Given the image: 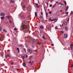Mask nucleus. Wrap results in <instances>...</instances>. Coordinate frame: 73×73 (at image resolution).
Instances as JSON below:
<instances>
[{
  "label": "nucleus",
  "mask_w": 73,
  "mask_h": 73,
  "mask_svg": "<svg viewBox=\"0 0 73 73\" xmlns=\"http://www.w3.org/2000/svg\"><path fill=\"white\" fill-rule=\"evenodd\" d=\"M27 27V25H24V23H22V25L21 26V28L22 29L25 30V31L26 33H28V31H29V29H28Z\"/></svg>",
  "instance_id": "1"
},
{
  "label": "nucleus",
  "mask_w": 73,
  "mask_h": 73,
  "mask_svg": "<svg viewBox=\"0 0 73 73\" xmlns=\"http://www.w3.org/2000/svg\"><path fill=\"white\" fill-rule=\"evenodd\" d=\"M30 38H29V37H28L27 40H26V41H27L29 43H30Z\"/></svg>",
  "instance_id": "2"
},
{
  "label": "nucleus",
  "mask_w": 73,
  "mask_h": 73,
  "mask_svg": "<svg viewBox=\"0 0 73 73\" xmlns=\"http://www.w3.org/2000/svg\"><path fill=\"white\" fill-rule=\"evenodd\" d=\"M73 45L72 44L70 45V48L71 49V50L72 51L73 50Z\"/></svg>",
  "instance_id": "3"
},
{
  "label": "nucleus",
  "mask_w": 73,
  "mask_h": 73,
  "mask_svg": "<svg viewBox=\"0 0 73 73\" xmlns=\"http://www.w3.org/2000/svg\"><path fill=\"white\" fill-rule=\"evenodd\" d=\"M49 25H48L46 26V28L47 29L49 30Z\"/></svg>",
  "instance_id": "4"
},
{
  "label": "nucleus",
  "mask_w": 73,
  "mask_h": 73,
  "mask_svg": "<svg viewBox=\"0 0 73 73\" xmlns=\"http://www.w3.org/2000/svg\"><path fill=\"white\" fill-rule=\"evenodd\" d=\"M1 16H4L5 15V14L4 13H2L1 14Z\"/></svg>",
  "instance_id": "5"
},
{
  "label": "nucleus",
  "mask_w": 73,
  "mask_h": 73,
  "mask_svg": "<svg viewBox=\"0 0 73 73\" xmlns=\"http://www.w3.org/2000/svg\"><path fill=\"white\" fill-rule=\"evenodd\" d=\"M35 5H36V7H37V8H39V7H39V6H38V4L37 3H35Z\"/></svg>",
  "instance_id": "6"
},
{
  "label": "nucleus",
  "mask_w": 73,
  "mask_h": 73,
  "mask_svg": "<svg viewBox=\"0 0 73 73\" xmlns=\"http://www.w3.org/2000/svg\"><path fill=\"white\" fill-rule=\"evenodd\" d=\"M40 29H43V28H44V27L42 26H40Z\"/></svg>",
  "instance_id": "7"
},
{
  "label": "nucleus",
  "mask_w": 73,
  "mask_h": 73,
  "mask_svg": "<svg viewBox=\"0 0 73 73\" xmlns=\"http://www.w3.org/2000/svg\"><path fill=\"white\" fill-rule=\"evenodd\" d=\"M63 24H64V25H67V23L65 22H64Z\"/></svg>",
  "instance_id": "8"
},
{
  "label": "nucleus",
  "mask_w": 73,
  "mask_h": 73,
  "mask_svg": "<svg viewBox=\"0 0 73 73\" xmlns=\"http://www.w3.org/2000/svg\"><path fill=\"white\" fill-rule=\"evenodd\" d=\"M35 40L34 39L33 40H32V43L33 44H35Z\"/></svg>",
  "instance_id": "9"
},
{
  "label": "nucleus",
  "mask_w": 73,
  "mask_h": 73,
  "mask_svg": "<svg viewBox=\"0 0 73 73\" xmlns=\"http://www.w3.org/2000/svg\"><path fill=\"white\" fill-rule=\"evenodd\" d=\"M23 65L24 66V67H25L26 65H25V62H24L23 64Z\"/></svg>",
  "instance_id": "10"
},
{
  "label": "nucleus",
  "mask_w": 73,
  "mask_h": 73,
  "mask_svg": "<svg viewBox=\"0 0 73 73\" xmlns=\"http://www.w3.org/2000/svg\"><path fill=\"white\" fill-rule=\"evenodd\" d=\"M64 36L65 38H67V37H68V36L66 34L64 35Z\"/></svg>",
  "instance_id": "11"
},
{
  "label": "nucleus",
  "mask_w": 73,
  "mask_h": 73,
  "mask_svg": "<svg viewBox=\"0 0 73 73\" xmlns=\"http://www.w3.org/2000/svg\"><path fill=\"white\" fill-rule=\"evenodd\" d=\"M1 20H4V17H1Z\"/></svg>",
  "instance_id": "12"
},
{
  "label": "nucleus",
  "mask_w": 73,
  "mask_h": 73,
  "mask_svg": "<svg viewBox=\"0 0 73 73\" xmlns=\"http://www.w3.org/2000/svg\"><path fill=\"white\" fill-rule=\"evenodd\" d=\"M68 8H69L68 7H66V11H68Z\"/></svg>",
  "instance_id": "13"
},
{
  "label": "nucleus",
  "mask_w": 73,
  "mask_h": 73,
  "mask_svg": "<svg viewBox=\"0 0 73 73\" xmlns=\"http://www.w3.org/2000/svg\"><path fill=\"white\" fill-rule=\"evenodd\" d=\"M35 16H36V17L37 16V12H35Z\"/></svg>",
  "instance_id": "14"
},
{
  "label": "nucleus",
  "mask_w": 73,
  "mask_h": 73,
  "mask_svg": "<svg viewBox=\"0 0 73 73\" xmlns=\"http://www.w3.org/2000/svg\"><path fill=\"white\" fill-rule=\"evenodd\" d=\"M42 38L43 39H44L45 40H46V38H45V36H42Z\"/></svg>",
  "instance_id": "15"
},
{
  "label": "nucleus",
  "mask_w": 73,
  "mask_h": 73,
  "mask_svg": "<svg viewBox=\"0 0 73 73\" xmlns=\"http://www.w3.org/2000/svg\"><path fill=\"white\" fill-rule=\"evenodd\" d=\"M3 31L4 32H5V33H7V31L5 29H3Z\"/></svg>",
  "instance_id": "16"
},
{
  "label": "nucleus",
  "mask_w": 73,
  "mask_h": 73,
  "mask_svg": "<svg viewBox=\"0 0 73 73\" xmlns=\"http://www.w3.org/2000/svg\"><path fill=\"white\" fill-rule=\"evenodd\" d=\"M25 7H26V6L25 5H23V9H24V8H25Z\"/></svg>",
  "instance_id": "17"
},
{
  "label": "nucleus",
  "mask_w": 73,
  "mask_h": 73,
  "mask_svg": "<svg viewBox=\"0 0 73 73\" xmlns=\"http://www.w3.org/2000/svg\"><path fill=\"white\" fill-rule=\"evenodd\" d=\"M22 58L23 59V60H24V58H25V56H22Z\"/></svg>",
  "instance_id": "18"
},
{
  "label": "nucleus",
  "mask_w": 73,
  "mask_h": 73,
  "mask_svg": "<svg viewBox=\"0 0 73 73\" xmlns=\"http://www.w3.org/2000/svg\"><path fill=\"white\" fill-rule=\"evenodd\" d=\"M65 28L66 31H68V29L66 27H65Z\"/></svg>",
  "instance_id": "19"
},
{
  "label": "nucleus",
  "mask_w": 73,
  "mask_h": 73,
  "mask_svg": "<svg viewBox=\"0 0 73 73\" xmlns=\"http://www.w3.org/2000/svg\"><path fill=\"white\" fill-rule=\"evenodd\" d=\"M21 18H22V19H24V16L22 15L21 17Z\"/></svg>",
  "instance_id": "20"
},
{
  "label": "nucleus",
  "mask_w": 73,
  "mask_h": 73,
  "mask_svg": "<svg viewBox=\"0 0 73 73\" xmlns=\"http://www.w3.org/2000/svg\"><path fill=\"white\" fill-rule=\"evenodd\" d=\"M2 31V28L0 26V31Z\"/></svg>",
  "instance_id": "21"
},
{
  "label": "nucleus",
  "mask_w": 73,
  "mask_h": 73,
  "mask_svg": "<svg viewBox=\"0 0 73 73\" xmlns=\"http://www.w3.org/2000/svg\"><path fill=\"white\" fill-rule=\"evenodd\" d=\"M6 18H8V19H9H9H10V18H9V17H8V16H7L6 17Z\"/></svg>",
  "instance_id": "22"
},
{
  "label": "nucleus",
  "mask_w": 73,
  "mask_h": 73,
  "mask_svg": "<svg viewBox=\"0 0 73 73\" xmlns=\"http://www.w3.org/2000/svg\"><path fill=\"white\" fill-rule=\"evenodd\" d=\"M1 54H2V55H3L4 54V53H3V52H1Z\"/></svg>",
  "instance_id": "23"
},
{
  "label": "nucleus",
  "mask_w": 73,
  "mask_h": 73,
  "mask_svg": "<svg viewBox=\"0 0 73 73\" xmlns=\"http://www.w3.org/2000/svg\"><path fill=\"white\" fill-rule=\"evenodd\" d=\"M39 18L40 19H42V18H43V17H42V16H40V17H39Z\"/></svg>",
  "instance_id": "24"
},
{
  "label": "nucleus",
  "mask_w": 73,
  "mask_h": 73,
  "mask_svg": "<svg viewBox=\"0 0 73 73\" xmlns=\"http://www.w3.org/2000/svg\"><path fill=\"white\" fill-rule=\"evenodd\" d=\"M29 53H31V52H32V50H30L29 51Z\"/></svg>",
  "instance_id": "25"
},
{
  "label": "nucleus",
  "mask_w": 73,
  "mask_h": 73,
  "mask_svg": "<svg viewBox=\"0 0 73 73\" xmlns=\"http://www.w3.org/2000/svg\"><path fill=\"white\" fill-rule=\"evenodd\" d=\"M25 57H28V56L27 55H24Z\"/></svg>",
  "instance_id": "26"
},
{
  "label": "nucleus",
  "mask_w": 73,
  "mask_h": 73,
  "mask_svg": "<svg viewBox=\"0 0 73 73\" xmlns=\"http://www.w3.org/2000/svg\"><path fill=\"white\" fill-rule=\"evenodd\" d=\"M60 33H64V32H63V31H60Z\"/></svg>",
  "instance_id": "27"
},
{
  "label": "nucleus",
  "mask_w": 73,
  "mask_h": 73,
  "mask_svg": "<svg viewBox=\"0 0 73 73\" xmlns=\"http://www.w3.org/2000/svg\"><path fill=\"white\" fill-rule=\"evenodd\" d=\"M10 2L11 3H13L14 2V1H12V0H11L10 1Z\"/></svg>",
  "instance_id": "28"
},
{
  "label": "nucleus",
  "mask_w": 73,
  "mask_h": 73,
  "mask_svg": "<svg viewBox=\"0 0 73 73\" xmlns=\"http://www.w3.org/2000/svg\"><path fill=\"white\" fill-rule=\"evenodd\" d=\"M49 14H51V13H52V11H49Z\"/></svg>",
  "instance_id": "29"
},
{
  "label": "nucleus",
  "mask_w": 73,
  "mask_h": 73,
  "mask_svg": "<svg viewBox=\"0 0 73 73\" xmlns=\"http://www.w3.org/2000/svg\"><path fill=\"white\" fill-rule=\"evenodd\" d=\"M55 28L56 29H58V27H55Z\"/></svg>",
  "instance_id": "30"
},
{
  "label": "nucleus",
  "mask_w": 73,
  "mask_h": 73,
  "mask_svg": "<svg viewBox=\"0 0 73 73\" xmlns=\"http://www.w3.org/2000/svg\"><path fill=\"white\" fill-rule=\"evenodd\" d=\"M66 14L67 15H68V13H69V12H66Z\"/></svg>",
  "instance_id": "31"
},
{
  "label": "nucleus",
  "mask_w": 73,
  "mask_h": 73,
  "mask_svg": "<svg viewBox=\"0 0 73 73\" xmlns=\"http://www.w3.org/2000/svg\"><path fill=\"white\" fill-rule=\"evenodd\" d=\"M73 14V11H71L70 13V15H72Z\"/></svg>",
  "instance_id": "32"
},
{
  "label": "nucleus",
  "mask_w": 73,
  "mask_h": 73,
  "mask_svg": "<svg viewBox=\"0 0 73 73\" xmlns=\"http://www.w3.org/2000/svg\"><path fill=\"white\" fill-rule=\"evenodd\" d=\"M52 6V5H49L50 7H51Z\"/></svg>",
  "instance_id": "33"
},
{
  "label": "nucleus",
  "mask_w": 73,
  "mask_h": 73,
  "mask_svg": "<svg viewBox=\"0 0 73 73\" xmlns=\"http://www.w3.org/2000/svg\"><path fill=\"white\" fill-rule=\"evenodd\" d=\"M23 46V45H22V44H20L19 45L21 47V46Z\"/></svg>",
  "instance_id": "34"
},
{
  "label": "nucleus",
  "mask_w": 73,
  "mask_h": 73,
  "mask_svg": "<svg viewBox=\"0 0 73 73\" xmlns=\"http://www.w3.org/2000/svg\"><path fill=\"white\" fill-rule=\"evenodd\" d=\"M14 30H15V31H17V29H16V28H15L14 29Z\"/></svg>",
  "instance_id": "35"
},
{
  "label": "nucleus",
  "mask_w": 73,
  "mask_h": 73,
  "mask_svg": "<svg viewBox=\"0 0 73 73\" xmlns=\"http://www.w3.org/2000/svg\"><path fill=\"white\" fill-rule=\"evenodd\" d=\"M17 50H19V48H17Z\"/></svg>",
  "instance_id": "36"
},
{
  "label": "nucleus",
  "mask_w": 73,
  "mask_h": 73,
  "mask_svg": "<svg viewBox=\"0 0 73 73\" xmlns=\"http://www.w3.org/2000/svg\"><path fill=\"white\" fill-rule=\"evenodd\" d=\"M51 46H54V44H51Z\"/></svg>",
  "instance_id": "37"
},
{
  "label": "nucleus",
  "mask_w": 73,
  "mask_h": 73,
  "mask_svg": "<svg viewBox=\"0 0 73 73\" xmlns=\"http://www.w3.org/2000/svg\"><path fill=\"white\" fill-rule=\"evenodd\" d=\"M60 5H63V4H62V3H60Z\"/></svg>",
  "instance_id": "38"
},
{
  "label": "nucleus",
  "mask_w": 73,
  "mask_h": 73,
  "mask_svg": "<svg viewBox=\"0 0 73 73\" xmlns=\"http://www.w3.org/2000/svg\"><path fill=\"white\" fill-rule=\"evenodd\" d=\"M46 15H48V13H46Z\"/></svg>",
  "instance_id": "39"
},
{
  "label": "nucleus",
  "mask_w": 73,
  "mask_h": 73,
  "mask_svg": "<svg viewBox=\"0 0 73 73\" xmlns=\"http://www.w3.org/2000/svg\"><path fill=\"white\" fill-rule=\"evenodd\" d=\"M23 50L25 51V52H26V51L25 50V49L24 48L23 49Z\"/></svg>",
  "instance_id": "40"
},
{
  "label": "nucleus",
  "mask_w": 73,
  "mask_h": 73,
  "mask_svg": "<svg viewBox=\"0 0 73 73\" xmlns=\"http://www.w3.org/2000/svg\"><path fill=\"white\" fill-rule=\"evenodd\" d=\"M37 44H40V43L39 42H37Z\"/></svg>",
  "instance_id": "41"
},
{
  "label": "nucleus",
  "mask_w": 73,
  "mask_h": 73,
  "mask_svg": "<svg viewBox=\"0 0 73 73\" xmlns=\"http://www.w3.org/2000/svg\"><path fill=\"white\" fill-rule=\"evenodd\" d=\"M9 22L10 23H12V22H11V20L9 21Z\"/></svg>",
  "instance_id": "42"
},
{
  "label": "nucleus",
  "mask_w": 73,
  "mask_h": 73,
  "mask_svg": "<svg viewBox=\"0 0 73 73\" xmlns=\"http://www.w3.org/2000/svg\"><path fill=\"white\" fill-rule=\"evenodd\" d=\"M25 45L26 46L27 45V43H25Z\"/></svg>",
  "instance_id": "43"
},
{
  "label": "nucleus",
  "mask_w": 73,
  "mask_h": 73,
  "mask_svg": "<svg viewBox=\"0 0 73 73\" xmlns=\"http://www.w3.org/2000/svg\"><path fill=\"white\" fill-rule=\"evenodd\" d=\"M44 9L45 12H46V10L45 9V7H44Z\"/></svg>",
  "instance_id": "44"
},
{
  "label": "nucleus",
  "mask_w": 73,
  "mask_h": 73,
  "mask_svg": "<svg viewBox=\"0 0 73 73\" xmlns=\"http://www.w3.org/2000/svg\"><path fill=\"white\" fill-rule=\"evenodd\" d=\"M27 18L29 19V16H27Z\"/></svg>",
  "instance_id": "45"
},
{
  "label": "nucleus",
  "mask_w": 73,
  "mask_h": 73,
  "mask_svg": "<svg viewBox=\"0 0 73 73\" xmlns=\"http://www.w3.org/2000/svg\"><path fill=\"white\" fill-rule=\"evenodd\" d=\"M60 3V2H59V3H58V5H59V4H60V3Z\"/></svg>",
  "instance_id": "46"
},
{
  "label": "nucleus",
  "mask_w": 73,
  "mask_h": 73,
  "mask_svg": "<svg viewBox=\"0 0 73 73\" xmlns=\"http://www.w3.org/2000/svg\"><path fill=\"white\" fill-rule=\"evenodd\" d=\"M29 64H31V61H30L29 62Z\"/></svg>",
  "instance_id": "47"
},
{
  "label": "nucleus",
  "mask_w": 73,
  "mask_h": 73,
  "mask_svg": "<svg viewBox=\"0 0 73 73\" xmlns=\"http://www.w3.org/2000/svg\"><path fill=\"white\" fill-rule=\"evenodd\" d=\"M56 19L54 20V21H55V22H56V21H56Z\"/></svg>",
  "instance_id": "48"
},
{
  "label": "nucleus",
  "mask_w": 73,
  "mask_h": 73,
  "mask_svg": "<svg viewBox=\"0 0 73 73\" xmlns=\"http://www.w3.org/2000/svg\"><path fill=\"white\" fill-rule=\"evenodd\" d=\"M54 21V20H51V21Z\"/></svg>",
  "instance_id": "49"
},
{
  "label": "nucleus",
  "mask_w": 73,
  "mask_h": 73,
  "mask_svg": "<svg viewBox=\"0 0 73 73\" xmlns=\"http://www.w3.org/2000/svg\"><path fill=\"white\" fill-rule=\"evenodd\" d=\"M65 5H66V2H65Z\"/></svg>",
  "instance_id": "50"
},
{
  "label": "nucleus",
  "mask_w": 73,
  "mask_h": 73,
  "mask_svg": "<svg viewBox=\"0 0 73 73\" xmlns=\"http://www.w3.org/2000/svg\"><path fill=\"white\" fill-rule=\"evenodd\" d=\"M42 14H43V13L42 12L41 13V14L42 15Z\"/></svg>",
  "instance_id": "51"
},
{
  "label": "nucleus",
  "mask_w": 73,
  "mask_h": 73,
  "mask_svg": "<svg viewBox=\"0 0 73 73\" xmlns=\"http://www.w3.org/2000/svg\"><path fill=\"white\" fill-rule=\"evenodd\" d=\"M56 4H57V3H58V2L57 1H56Z\"/></svg>",
  "instance_id": "52"
},
{
  "label": "nucleus",
  "mask_w": 73,
  "mask_h": 73,
  "mask_svg": "<svg viewBox=\"0 0 73 73\" xmlns=\"http://www.w3.org/2000/svg\"><path fill=\"white\" fill-rule=\"evenodd\" d=\"M32 47L33 48V47H34V46H32Z\"/></svg>",
  "instance_id": "53"
},
{
  "label": "nucleus",
  "mask_w": 73,
  "mask_h": 73,
  "mask_svg": "<svg viewBox=\"0 0 73 73\" xmlns=\"http://www.w3.org/2000/svg\"><path fill=\"white\" fill-rule=\"evenodd\" d=\"M42 22H43L44 23V20H43L42 21Z\"/></svg>",
  "instance_id": "54"
},
{
  "label": "nucleus",
  "mask_w": 73,
  "mask_h": 73,
  "mask_svg": "<svg viewBox=\"0 0 73 73\" xmlns=\"http://www.w3.org/2000/svg\"><path fill=\"white\" fill-rule=\"evenodd\" d=\"M60 11L61 12H62V10H60Z\"/></svg>",
  "instance_id": "55"
},
{
  "label": "nucleus",
  "mask_w": 73,
  "mask_h": 73,
  "mask_svg": "<svg viewBox=\"0 0 73 73\" xmlns=\"http://www.w3.org/2000/svg\"><path fill=\"white\" fill-rule=\"evenodd\" d=\"M68 21H69V19H68Z\"/></svg>",
  "instance_id": "56"
},
{
  "label": "nucleus",
  "mask_w": 73,
  "mask_h": 73,
  "mask_svg": "<svg viewBox=\"0 0 73 73\" xmlns=\"http://www.w3.org/2000/svg\"><path fill=\"white\" fill-rule=\"evenodd\" d=\"M30 65H32V63H30Z\"/></svg>",
  "instance_id": "57"
},
{
  "label": "nucleus",
  "mask_w": 73,
  "mask_h": 73,
  "mask_svg": "<svg viewBox=\"0 0 73 73\" xmlns=\"http://www.w3.org/2000/svg\"><path fill=\"white\" fill-rule=\"evenodd\" d=\"M62 27H63L64 26V25H63V24H62Z\"/></svg>",
  "instance_id": "58"
},
{
  "label": "nucleus",
  "mask_w": 73,
  "mask_h": 73,
  "mask_svg": "<svg viewBox=\"0 0 73 73\" xmlns=\"http://www.w3.org/2000/svg\"><path fill=\"white\" fill-rule=\"evenodd\" d=\"M18 52L19 53V52H20V51H19V50H18Z\"/></svg>",
  "instance_id": "59"
},
{
  "label": "nucleus",
  "mask_w": 73,
  "mask_h": 73,
  "mask_svg": "<svg viewBox=\"0 0 73 73\" xmlns=\"http://www.w3.org/2000/svg\"><path fill=\"white\" fill-rule=\"evenodd\" d=\"M46 3V4L47 5H48V3Z\"/></svg>",
  "instance_id": "60"
},
{
  "label": "nucleus",
  "mask_w": 73,
  "mask_h": 73,
  "mask_svg": "<svg viewBox=\"0 0 73 73\" xmlns=\"http://www.w3.org/2000/svg\"><path fill=\"white\" fill-rule=\"evenodd\" d=\"M28 8H31V7H28Z\"/></svg>",
  "instance_id": "61"
},
{
  "label": "nucleus",
  "mask_w": 73,
  "mask_h": 73,
  "mask_svg": "<svg viewBox=\"0 0 73 73\" xmlns=\"http://www.w3.org/2000/svg\"><path fill=\"white\" fill-rule=\"evenodd\" d=\"M46 16H47V17H48V16L47 15H46Z\"/></svg>",
  "instance_id": "62"
},
{
  "label": "nucleus",
  "mask_w": 73,
  "mask_h": 73,
  "mask_svg": "<svg viewBox=\"0 0 73 73\" xmlns=\"http://www.w3.org/2000/svg\"><path fill=\"white\" fill-rule=\"evenodd\" d=\"M40 66L39 67L38 69H40Z\"/></svg>",
  "instance_id": "63"
},
{
  "label": "nucleus",
  "mask_w": 73,
  "mask_h": 73,
  "mask_svg": "<svg viewBox=\"0 0 73 73\" xmlns=\"http://www.w3.org/2000/svg\"><path fill=\"white\" fill-rule=\"evenodd\" d=\"M13 63H12L11 64V65H13Z\"/></svg>",
  "instance_id": "64"
}]
</instances>
